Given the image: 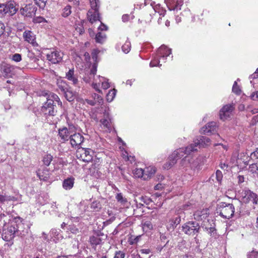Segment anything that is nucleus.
Returning a JSON list of instances; mask_svg holds the SVG:
<instances>
[{
	"mask_svg": "<svg viewBox=\"0 0 258 258\" xmlns=\"http://www.w3.org/2000/svg\"><path fill=\"white\" fill-rule=\"evenodd\" d=\"M197 151V148H194L193 145H189L184 148H179L174 151L170 155L168 161L164 164L165 168L169 169L172 167L176 162L177 160L181 158L184 154H189L191 152Z\"/></svg>",
	"mask_w": 258,
	"mask_h": 258,
	"instance_id": "obj_1",
	"label": "nucleus"
},
{
	"mask_svg": "<svg viewBox=\"0 0 258 258\" xmlns=\"http://www.w3.org/2000/svg\"><path fill=\"white\" fill-rule=\"evenodd\" d=\"M197 151V148H194L193 145H189L184 148H179L174 151L170 155L168 161L164 164L165 168L169 169L172 167L176 162L177 160L181 158L184 154H189L191 152Z\"/></svg>",
	"mask_w": 258,
	"mask_h": 258,
	"instance_id": "obj_2",
	"label": "nucleus"
},
{
	"mask_svg": "<svg viewBox=\"0 0 258 258\" xmlns=\"http://www.w3.org/2000/svg\"><path fill=\"white\" fill-rule=\"evenodd\" d=\"M91 9L87 13V18L91 23L97 21H100L99 8L100 7L99 0H90Z\"/></svg>",
	"mask_w": 258,
	"mask_h": 258,
	"instance_id": "obj_3",
	"label": "nucleus"
},
{
	"mask_svg": "<svg viewBox=\"0 0 258 258\" xmlns=\"http://www.w3.org/2000/svg\"><path fill=\"white\" fill-rule=\"evenodd\" d=\"M234 210L233 204L222 203L217 208V213L225 219H229L233 216Z\"/></svg>",
	"mask_w": 258,
	"mask_h": 258,
	"instance_id": "obj_4",
	"label": "nucleus"
},
{
	"mask_svg": "<svg viewBox=\"0 0 258 258\" xmlns=\"http://www.w3.org/2000/svg\"><path fill=\"white\" fill-rule=\"evenodd\" d=\"M197 164L195 163V160L190 156H186L180 162V168L183 171L186 172L188 174L192 173V170L196 167Z\"/></svg>",
	"mask_w": 258,
	"mask_h": 258,
	"instance_id": "obj_5",
	"label": "nucleus"
},
{
	"mask_svg": "<svg viewBox=\"0 0 258 258\" xmlns=\"http://www.w3.org/2000/svg\"><path fill=\"white\" fill-rule=\"evenodd\" d=\"M200 226L196 222H188L182 226V231L188 235L194 236L199 232Z\"/></svg>",
	"mask_w": 258,
	"mask_h": 258,
	"instance_id": "obj_6",
	"label": "nucleus"
},
{
	"mask_svg": "<svg viewBox=\"0 0 258 258\" xmlns=\"http://www.w3.org/2000/svg\"><path fill=\"white\" fill-rule=\"evenodd\" d=\"M37 10V8L34 4L29 3L20 8V13L25 17L32 18L35 16Z\"/></svg>",
	"mask_w": 258,
	"mask_h": 258,
	"instance_id": "obj_7",
	"label": "nucleus"
},
{
	"mask_svg": "<svg viewBox=\"0 0 258 258\" xmlns=\"http://www.w3.org/2000/svg\"><path fill=\"white\" fill-rule=\"evenodd\" d=\"M47 101L45 102L42 107L41 111H46L47 108L54 106V102H57L58 105L61 106L62 102L60 100L58 96L53 93H50L49 94L46 93Z\"/></svg>",
	"mask_w": 258,
	"mask_h": 258,
	"instance_id": "obj_8",
	"label": "nucleus"
},
{
	"mask_svg": "<svg viewBox=\"0 0 258 258\" xmlns=\"http://www.w3.org/2000/svg\"><path fill=\"white\" fill-rule=\"evenodd\" d=\"M47 59L53 64L60 62L62 59L63 53L57 50L49 51L46 54Z\"/></svg>",
	"mask_w": 258,
	"mask_h": 258,
	"instance_id": "obj_9",
	"label": "nucleus"
},
{
	"mask_svg": "<svg viewBox=\"0 0 258 258\" xmlns=\"http://www.w3.org/2000/svg\"><path fill=\"white\" fill-rule=\"evenodd\" d=\"M242 197L243 202L248 203L252 202L253 204H256L257 203V195L249 189H244L242 192Z\"/></svg>",
	"mask_w": 258,
	"mask_h": 258,
	"instance_id": "obj_10",
	"label": "nucleus"
},
{
	"mask_svg": "<svg viewBox=\"0 0 258 258\" xmlns=\"http://www.w3.org/2000/svg\"><path fill=\"white\" fill-rule=\"evenodd\" d=\"M19 230H17L13 226H10L7 229L4 230L2 233L3 239L6 241L12 240L16 234H18Z\"/></svg>",
	"mask_w": 258,
	"mask_h": 258,
	"instance_id": "obj_11",
	"label": "nucleus"
},
{
	"mask_svg": "<svg viewBox=\"0 0 258 258\" xmlns=\"http://www.w3.org/2000/svg\"><path fill=\"white\" fill-rule=\"evenodd\" d=\"M74 128V126H70L69 128L64 127L58 130V136L62 142L68 141L70 139Z\"/></svg>",
	"mask_w": 258,
	"mask_h": 258,
	"instance_id": "obj_12",
	"label": "nucleus"
},
{
	"mask_svg": "<svg viewBox=\"0 0 258 258\" xmlns=\"http://www.w3.org/2000/svg\"><path fill=\"white\" fill-rule=\"evenodd\" d=\"M234 107L232 104H227L224 106L219 111L220 118L223 120L227 119L230 117Z\"/></svg>",
	"mask_w": 258,
	"mask_h": 258,
	"instance_id": "obj_13",
	"label": "nucleus"
},
{
	"mask_svg": "<svg viewBox=\"0 0 258 258\" xmlns=\"http://www.w3.org/2000/svg\"><path fill=\"white\" fill-rule=\"evenodd\" d=\"M210 139L206 137L201 136L197 139L196 140L194 141V143L190 144V145H193V147L194 148H197V150H198V148L201 147H205L209 146L210 144Z\"/></svg>",
	"mask_w": 258,
	"mask_h": 258,
	"instance_id": "obj_14",
	"label": "nucleus"
},
{
	"mask_svg": "<svg viewBox=\"0 0 258 258\" xmlns=\"http://www.w3.org/2000/svg\"><path fill=\"white\" fill-rule=\"evenodd\" d=\"M97 72V64L93 63L92 67L90 71L89 74H86L85 76L84 77V81L88 83L98 82L97 79L95 78V75Z\"/></svg>",
	"mask_w": 258,
	"mask_h": 258,
	"instance_id": "obj_15",
	"label": "nucleus"
},
{
	"mask_svg": "<svg viewBox=\"0 0 258 258\" xmlns=\"http://www.w3.org/2000/svg\"><path fill=\"white\" fill-rule=\"evenodd\" d=\"M84 137L79 133L72 134L70 138V143L73 147H77L81 144L84 141Z\"/></svg>",
	"mask_w": 258,
	"mask_h": 258,
	"instance_id": "obj_16",
	"label": "nucleus"
},
{
	"mask_svg": "<svg viewBox=\"0 0 258 258\" xmlns=\"http://www.w3.org/2000/svg\"><path fill=\"white\" fill-rule=\"evenodd\" d=\"M107 237V236L103 233L99 232L97 234L92 235L90 237V242L92 245H97L103 242Z\"/></svg>",
	"mask_w": 258,
	"mask_h": 258,
	"instance_id": "obj_17",
	"label": "nucleus"
},
{
	"mask_svg": "<svg viewBox=\"0 0 258 258\" xmlns=\"http://www.w3.org/2000/svg\"><path fill=\"white\" fill-rule=\"evenodd\" d=\"M99 79L98 82H93L92 87L98 92L101 93V91L99 89L100 84L101 83L102 87L104 89H107L109 87V84L107 82L105 81V79L100 76L97 77Z\"/></svg>",
	"mask_w": 258,
	"mask_h": 258,
	"instance_id": "obj_18",
	"label": "nucleus"
},
{
	"mask_svg": "<svg viewBox=\"0 0 258 258\" xmlns=\"http://www.w3.org/2000/svg\"><path fill=\"white\" fill-rule=\"evenodd\" d=\"M6 13L9 14L10 15H13L19 9V6L17 5L16 3L12 1L8 2L6 4Z\"/></svg>",
	"mask_w": 258,
	"mask_h": 258,
	"instance_id": "obj_19",
	"label": "nucleus"
},
{
	"mask_svg": "<svg viewBox=\"0 0 258 258\" xmlns=\"http://www.w3.org/2000/svg\"><path fill=\"white\" fill-rule=\"evenodd\" d=\"M217 127L216 123L212 121L203 127L201 130V133L204 134H208L209 133L214 134V133L216 131Z\"/></svg>",
	"mask_w": 258,
	"mask_h": 258,
	"instance_id": "obj_20",
	"label": "nucleus"
},
{
	"mask_svg": "<svg viewBox=\"0 0 258 258\" xmlns=\"http://www.w3.org/2000/svg\"><path fill=\"white\" fill-rule=\"evenodd\" d=\"M171 53V50L167 48L164 45L160 46L157 51V55L160 57V59H165Z\"/></svg>",
	"mask_w": 258,
	"mask_h": 258,
	"instance_id": "obj_21",
	"label": "nucleus"
},
{
	"mask_svg": "<svg viewBox=\"0 0 258 258\" xmlns=\"http://www.w3.org/2000/svg\"><path fill=\"white\" fill-rule=\"evenodd\" d=\"M24 40L33 46L37 45V44L35 41V36L34 33L29 30L25 31L23 34Z\"/></svg>",
	"mask_w": 258,
	"mask_h": 258,
	"instance_id": "obj_22",
	"label": "nucleus"
},
{
	"mask_svg": "<svg viewBox=\"0 0 258 258\" xmlns=\"http://www.w3.org/2000/svg\"><path fill=\"white\" fill-rule=\"evenodd\" d=\"M208 214L207 209L198 210L194 214L195 219L198 221L205 219L208 217Z\"/></svg>",
	"mask_w": 258,
	"mask_h": 258,
	"instance_id": "obj_23",
	"label": "nucleus"
},
{
	"mask_svg": "<svg viewBox=\"0 0 258 258\" xmlns=\"http://www.w3.org/2000/svg\"><path fill=\"white\" fill-rule=\"evenodd\" d=\"M156 169L154 166H149L144 169V180H148L155 173Z\"/></svg>",
	"mask_w": 258,
	"mask_h": 258,
	"instance_id": "obj_24",
	"label": "nucleus"
},
{
	"mask_svg": "<svg viewBox=\"0 0 258 258\" xmlns=\"http://www.w3.org/2000/svg\"><path fill=\"white\" fill-rule=\"evenodd\" d=\"M14 70L13 67L10 64H4L1 67V72L4 76L6 77H10L13 74V72Z\"/></svg>",
	"mask_w": 258,
	"mask_h": 258,
	"instance_id": "obj_25",
	"label": "nucleus"
},
{
	"mask_svg": "<svg viewBox=\"0 0 258 258\" xmlns=\"http://www.w3.org/2000/svg\"><path fill=\"white\" fill-rule=\"evenodd\" d=\"M66 78L68 80L72 81L74 85H76L78 83V78L74 75V69L70 70L69 72L66 73Z\"/></svg>",
	"mask_w": 258,
	"mask_h": 258,
	"instance_id": "obj_26",
	"label": "nucleus"
},
{
	"mask_svg": "<svg viewBox=\"0 0 258 258\" xmlns=\"http://www.w3.org/2000/svg\"><path fill=\"white\" fill-rule=\"evenodd\" d=\"M57 86L58 89L62 93L65 92V91L68 90V89L69 88V86L66 82L61 79L57 80Z\"/></svg>",
	"mask_w": 258,
	"mask_h": 258,
	"instance_id": "obj_27",
	"label": "nucleus"
},
{
	"mask_svg": "<svg viewBox=\"0 0 258 258\" xmlns=\"http://www.w3.org/2000/svg\"><path fill=\"white\" fill-rule=\"evenodd\" d=\"M74 184V178L73 177L68 178L64 180L62 186L65 189L69 190L73 187Z\"/></svg>",
	"mask_w": 258,
	"mask_h": 258,
	"instance_id": "obj_28",
	"label": "nucleus"
},
{
	"mask_svg": "<svg viewBox=\"0 0 258 258\" xmlns=\"http://www.w3.org/2000/svg\"><path fill=\"white\" fill-rule=\"evenodd\" d=\"M37 175L40 180L46 181L49 178V173L47 170L41 171L39 169L37 171Z\"/></svg>",
	"mask_w": 258,
	"mask_h": 258,
	"instance_id": "obj_29",
	"label": "nucleus"
},
{
	"mask_svg": "<svg viewBox=\"0 0 258 258\" xmlns=\"http://www.w3.org/2000/svg\"><path fill=\"white\" fill-rule=\"evenodd\" d=\"M180 218L179 217H176L175 218L171 219L169 221L168 228L174 229L175 227L180 223Z\"/></svg>",
	"mask_w": 258,
	"mask_h": 258,
	"instance_id": "obj_30",
	"label": "nucleus"
},
{
	"mask_svg": "<svg viewBox=\"0 0 258 258\" xmlns=\"http://www.w3.org/2000/svg\"><path fill=\"white\" fill-rule=\"evenodd\" d=\"M106 34L104 32H98L95 37L96 42L97 43H103L106 39Z\"/></svg>",
	"mask_w": 258,
	"mask_h": 258,
	"instance_id": "obj_31",
	"label": "nucleus"
},
{
	"mask_svg": "<svg viewBox=\"0 0 258 258\" xmlns=\"http://www.w3.org/2000/svg\"><path fill=\"white\" fill-rule=\"evenodd\" d=\"M84 151L83 155H84V158L83 160L86 162H89L92 160V155L90 154L91 150L89 149H83Z\"/></svg>",
	"mask_w": 258,
	"mask_h": 258,
	"instance_id": "obj_32",
	"label": "nucleus"
},
{
	"mask_svg": "<svg viewBox=\"0 0 258 258\" xmlns=\"http://www.w3.org/2000/svg\"><path fill=\"white\" fill-rule=\"evenodd\" d=\"M63 94H64L66 99L69 102L73 101L75 99V94L72 90L69 89V88Z\"/></svg>",
	"mask_w": 258,
	"mask_h": 258,
	"instance_id": "obj_33",
	"label": "nucleus"
},
{
	"mask_svg": "<svg viewBox=\"0 0 258 258\" xmlns=\"http://www.w3.org/2000/svg\"><path fill=\"white\" fill-rule=\"evenodd\" d=\"M134 176L137 178H141L144 179V172L142 168H137L134 171Z\"/></svg>",
	"mask_w": 258,
	"mask_h": 258,
	"instance_id": "obj_34",
	"label": "nucleus"
},
{
	"mask_svg": "<svg viewBox=\"0 0 258 258\" xmlns=\"http://www.w3.org/2000/svg\"><path fill=\"white\" fill-rule=\"evenodd\" d=\"M102 125L108 130H110L111 128V121L110 119H101L100 121Z\"/></svg>",
	"mask_w": 258,
	"mask_h": 258,
	"instance_id": "obj_35",
	"label": "nucleus"
},
{
	"mask_svg": "<svg viewBox=\"0 0 258 258\" xmlns=\"http://www.w3.org/2000/svg\"><path fill=\"white\" fill-rule=\"evenodd\" d=\"M46 111H42V112L46 115L50 116H54L55 115L56 110L54 109V106L47 108Z\"/></svg>",
	"mask_w": 258,
	"mask_h": 258,
	"instance_id": "obj_36",
	"label": "nucleus"
},
{
	"mask_svg": "<svg viewBox=\"0 0 258 258\" xmlns=\"http://www.w3.org/2000/svg\"><path fill=\"white\" fill-rule=\"evenodd\" d=\"M116 90L112 89L109 91L106 96L107 100L108 102H111L113 100L116 95Z\"/></svg>",
	"mask_w": 258,
	"mask_h": 258,
	"instance_id": "obj_37",
	"label": "nucleus"
},
{
	"mask_svg": "<svg viewBox=\"0 0 258 258\" xmlns=\"http://www.w3.org/2000/svg\"><path fill=\"white\" fill-rule=\"evenodd\" d=\"M131 42L128 40H126L121 47L122 51L125 53H127L130 52V51L131 50Z\"/></svg>",
	"mask_w": 258,
	"mask_h": 258,
	"instance_id": "obj_38",
	"label": "nucleus"
},
{
	"mask_svg": "<svg viewBox=\"0 0 258 258\" xmlns=\"http://www.w3.org/2000/svg\"><path fill=\"white\" fill-rule=\"evenodd\" d=\"M53 157L50 154H47L43 157V162L46 166H49L52 161Z\"/></svg>",
	"mask_w": 258,
	"mask_h": 258,
	"instance_id": "obj_39",
	"label": "nucleus"
},
{
	"mask_svg": "<svg viewBox=\"0 0 258 258\" xmlns=\"http://www.w3.org/2000/svg\"><path fill=\"white\" fill-rule=\"evenodd\" d=\"M91 208L93 209L94 211H99V210L101 208V205L100 203V202L95 201L91 205Z\"/></svg>",
	"mask_w": 258,
	"mask_h": 258,
	"instance_id": "obj_40",
	"label": "nucleus"
},
{
	"mask_svg": "<svg viewBox=\"0 0 258 258\" xmlns=\"http://www.w3.org/2000/svg\"><path fill=\"white\" fill-rule=\"evenodd\" d=\"M160 57L158 56V55H157L156 57H154V59H153L150 63V66L151 67H154L156 66H161V64H160V60H159Z\"/></svg>",
	"mask_w": 258,
	"mask_h": 258,
	"instance_id": "obj_41",
	"label": "nucleus"
},
{
	"mask_svg": "<svg viewBox=\"0 0 258 258\" xmlns=\"http://www.w3.org/2000/svg\"><path fill=\"white\" fill-rule=\"evenodd\" d=\"M71 14V7L70 6H66L63 9L62 16L64 17L69 16Z\"/></svg>",
	"mask_w": 258,
	"mask_h": 258,
	"instance_id": "obj_42",
	"label": "nucleus"
},
{
	"mask_svg": "<svg viewBox=\"0 0 258 258\" xmlns=\"http://www.w3.org/2000/svg\"><path fill=\"white\" fill-rule=\"evenodd\" d=\"M47 0H34L35 4L41 9H43L46 5Z\"/></svg>",
	"mask_w": 258,
	"mask_h": 258,
	"instance_id": "obj_43",
	"label": "nucleus"
},
{
	"mask_svg": "<svg viewBox=\"0 0 258 258\" xmlns=\"http://www.w3.org/2000/svg\"><path fill=\"white\" fill-rule=\"evenodd\" d=\"M116 199L117 201L122 204H125L127 202V200L125 198H123L121 193L117 194L116 196Z\"/></svg>",
	"mask_w": 258,
	"mask_h": 258,
	"instance_id": "obj_44",
	"label": "nucleus"
},
{
	"mask_svg": "<svg viewBox=\"0 0 258 258\" xmlns=\"http://www.w3.org/2000/svg\"><path fill=\"white\" fill-rule=\"evenodd\" d=\"M92 97L94 99L93 100L96 101V102H98L99 104L103 103V99L102 97L98 94L94 93L92 94Z\"/></svg>",
	"mask_w": 258,
	"mask_h": 258,
	"instance_id": "obj_45",
	"label": "nucleus"
},
{
	"mask_svg": "<svg viewBox=\"0 0 258 258\" xmlns=\"http://www.w3.org/2000/svg\"><path fill=\"white\" fill-rule=\"evenodd\" d=\"M232 91L234 93L238 95L240 94L241 92V90L239 89V86H238L237 83L236 81L234 82V84L233 85Z\"/></svg>",
	"mask_w": 258,
	"mask_h": 258,
	"instance_id": "obj_46",
	"label": "nucleus"
},
{
	"mask_svg": "<svg viewBox=\"0 0 258 258\" xmlns=\"http://www.w3.org/2000/svg\"><path fill=\"white\" fill-rule=\"evenodd\" d=\"M144 229L150 230L153 228L152 224L150 221H146L143 224Z\"/></svg>",
	"mask_w": 258,
	"mask_h": 258,
	"instance_id": "obj_47",
	"label": "nucleus"
},
{
	"mask_svg": "<svg viewBox=\"0 0 258 258\" xmlns=\"http://www.w3.org/2000/svg\"><path fill=\"white\" fill-rule=\"evenodd\" d=\"M68 229L73 234H77L79 232V229L77 228L76 226L74 225H69Z\"/></svg>",
	"mask_w": 258,
	"mask_h": 258,
	"instance_id": "obj_48",
	"label": "nucleus"
},
{
	"mask_svg": "<svg viewBox=\"0 0 258 258\" xmlns=\"http://www.w3.org/2000/svg\"><path fill=\"white\" fill-rule=\"evenodd\" d=\"M247 258H258V251H251L247 254Z\"/></svg>",
	"mask_w": 258,
	"mask_h": 258,
	"instance_id": "obj_49",
	"label": "nucleus"
},
{
	"mask_svg": "<svg viewBox=\"0 0 258 258\" xmlns=\"http://www.w3.org/2000/svg\"><path fill=\"white\" fill-rule=\"evenodd\" d=\"M99 52H100V50H99L98 49H93L91 55H92V59L96 62H97V55L98 54V53Z\"/></svg>",
	"mask_w": 258,
	"mask_h": 258,
	"instance_id": "obj_50",
	"label": "nucleus"
},
{
	"mask_svg": "<svg viewBox=\"0 0 258 258\" xmlns=\"http://www.w3.org/2000/svg\"><path fill=\"white\" fill-rule=\"evenodd\" d=\"M140 200L141 202H142L144 204H145L146 205H149L152 202L151 199L146 196L141 197Z\"/></svg>",
	"mask_w": 258,
	"mask_h": 258,
	"instance_id": "obj_51",
	"label": "nucleus"
},
{
	"mask_svg": "<svg viewBox=\"0 0 258 258\" xmlns=\"http://www.w3.org/2000/svg\"><path fill=\"white\" fill-rule=\"evenodd\" d=\"M183 4V1L182 0H176L175 6H173V9H180L181 6Z\"/></svg>",
	"mask_w": 258,
	"mask_h": 258,
	"instance_id": "obj_52",
	"label": "nucleus"
},
{
	"mask_svg": "<svg viewBox=\"0 0 258 258\" xmlns=\"http://www.w3.org/2000/svg\"><path fill=\"white\" fill-rule=\"evenodd\" d=\"M12 59L16 62H19L22 59L21 55L19 53H15L12 56Z\"/></svg>",
	"mask_w": 258,
	"mask_h": 258,
	"instance_id": "obj_53",
	"label": "nucleus"
},
{
	"mask_svg": "<svg viewBox=\"0 0 258 258\" xmlns=\"http://www.w3.org/2000/svg\"><path fill=\"white\" fill-rule=\"evenodd\" d=\"M250 158L252 160H258V148L250 154Z\"/></svg>",
	"mask_w": 258,
	"mask_h": 258,
	"instance_id": "obj_54",
	"label": "nucleus"
},
{
	"mask_svg": "<svg viewBox=\"0 0 258 258\" xmlns=\"http://www.w3.org/2000/svg\"><path fill=\"white\" fill-rule=\"evenodd\" d=\"M76 31L80 34H82L84 32L82 24H78L76 27Z\"/></svg>",
	"mask_w": 258,
	"mask_h": 258,
	"instance_id": "obj_55",
	"label": "nucleus"
},
{
	"mask_svg": "<svg viewBox=\"0 0 258 258\" xmlns=\"http://www.w3.org/2000/svg\"><path fill=\"white\" fill-rule=\"evenodd\" d=\"M45 21V19L42 17H37L34 18L33 22L35 23H40Z\"/></svg>",
	"mask_w": 258,
	"mask_h": 258,
	"instance_id": "obj_56",
	"label": "nucleus"
},
{
	"mask_svg": "<svg viewBox=\"0 0 258 258\" xmlns=\"http://www.w3.org/2000/svg\"><path fill=\"white\" fill-rule=\"evenodd\" d=\"M175 2L176 0H165L166 5L171 8H173V6H175Z\"/></svg>",
	"mask_w": 258,
	"mask_h": 258,
	"instance_id": "obj_57",
	"label": "nucleus"
},
{
	"mask_svg": "<svg viewBox=\"0 0 258 258\" xmlns=\"http://www.w3.org/2000/svg\"><path fill=\"white\" fill-rule=\"evenodd\" d=\"M250 171L252 173L256 172L258 170V166L256 164H252L249 166Z\"/></svg>",
	"mask_w": 258,
	"mask_h": 258,
	"instance_id": "obj_58",
	"label": "nucleus"
},
{
	"mask_svg": "<svg viewBox=\"0 0 258 258\" xmlns=\"http://www.w3.org/2000/svg\"><path fill=\"white\" fill-rule=\"evenodd\" d=\"M6 6L5 4H0V16L6 14Z\"/></svg>",
	"mask_w": 258,
	"mask_h": 258,
	"instance_id": "obj_59",
	"label": "nucleus"
},
{
	"mask_svg": "<svg viewBox=\"0 0 258 258\" xmlns=\"http://www.w3.org/2000/svg\"><path fill=\"white\" fill-rule=\"evenodd\" d=\"M216 178L218 181H220L222 179V172L219 170H217L216 172Z\"/></svg>",
	"mask_w": 258,
	"mask_h": 258,
	"instance_id": "obj_60",
	"label": "nucleus"
},
{
	"mask_svg": "<svg viewBox=\"0 0 258 258\" xmlns=\"http://www.w3.org/2000/svg\"><path fill=\"white\" fill-rule=\"evenodd\" d=\"M250 98L253 100L258 101V91L253 92L250 95Z\"/></svg>",
	"mask_w": 258,
	"mask_h": 258,
	"instance_id": "obj_61",
	"label": "nucleus"
},
{
	"mask_svg": "<svg viewBox=\"0 0 258 258\" xmlns=\"http://www.w3.org/2000/svg\"><path fill=\"white\" fill-rule=\"evenodd\" d=\"M124 253L120 251L116 252L114 258H124Z\"/></svg>",
	"mask_w": 258,
	"mask_h": 258,
	"instance_id": "obj_62",
	"label": "nucleus"
},
{
	"mask_svg": "<svg viewBox=\"0 0 258 258\" xmlns=\"http://www.w3.org/2000/svg\"><path fill=\"white\" fill-rule=\"evenodd\" d=\"M246 110L247 111L251 112L252 114H255L258 113V108L252 109L251 107L248 106Z\"/></svg>",
	"mask_w": 258,
	"mask_h": 258,
	"instance_id": "obj_63",
	"label": "nucleus"
},
{
	"mask_svg": "<svg viewBox=\"0 0 258 258\" xmlns=\"http://www.w3.org/2000/svg\"><path fill=\"white\" fill-rule=\"evenodd\" d=\"M249 79L258 78V68L253 74L249 76Z\"/></svg>",
	"mask_w": 258,
	"mask_h": 258,
	"instance_id": "obj_64",
	"label": "nucleus"
}]
</instances>
